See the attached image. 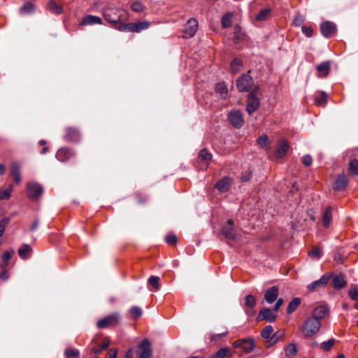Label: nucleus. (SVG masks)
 Masks as SVG:
<instances>
[{
    "label": "nucleus",
    "mask_w": 358,
    "mask_h": 358,
    "mask_svg": "<svg viewBox=\"0 0 358 358\" xmlns=\"http://www.w3.org/2000/svg\"><path fill=\"white\" fill-rule=\"evenodd\" d=\"M125 15L124 10H120L115 8H108L103 10L104 18L109 22L116 24V27L120 26L122 22V17Z\"/></svg>",
    "instance_id": "obj_1"
},
{
    "label": "nucleus",
    "mask_w": 358,
    "mask_h": 358,
    "mask_svg": "<svg viewBox=\"0 0 358 358\" xmlns=\"http://www.w3.org/2000/svg\"><path fill=\"white\" fill-rule=\"evenodd\" d=\"M320 327L321 322L310 317L304 321L301 329L305 337H311L317 333Z\"/></svg>",
    "instance_id": "obj_2"
},
{
    "label": "nucleus",
    "mask_w": 358,
    "mask_h": 358,
    "mask_svg": "<svg viewBox=\"0 0 358 358\" xmlns=\"http://www.w3.org/2000/svg\"><path fill=\"white\" fill-rule=\"evenodd\" d=\"M150 23L148 21H139L134 23L121 24L118 29L122 31L141 32L149 28Z\"/></svg>",
    "instance_id": "obj_3"
},
{
    "label": "nucleus",
    "mask_w": 358,
    "mask_h": 358,
    "mask_svg": "<svg viewBox=\"0 0 358 358\" xmlns=\"http://www.w3.org/2000/svg\"><path fill=\"white\" fill-rule=\"evenodd\" d=\"M233 346L235 348H241L243 352L246 354H248L251 352L255 346V341L253 338H244V339H239L233 343Z\"/></svg>",
    "instance_id": "obj_4"
},
{
    "label": "nucleus",
    "mask_w": 358,
    "mask_h": 358,
    "mask_svg": "<svg viewBox=\"0 0 358 358\" xmlns=\"http://www.w3.org/2000/svg\"><path fill=\"white\" fill-rule=\"evenodd\" d=\"M253 85V79L248 75L245 74L237 79L236 87L239 92H248Z\"/></svg>",
    "instance_id": "obj_5"
},
{
    "label": "nucleus",
    "mask_w": 358,
    "mask_h": 358,
    "mask_svg": "<svg viewBox=\"0 0 358 358\" xmlns=\"http://www.w3.org/2000/svg\"><path fill=\"white\" fill-rule=\"evenodd\" d=\"M331 280V275L329 273H325L322 277L315 281H313L308 285V289L310 292H317L321 289L324 288L329 282Z\"/></svg>",
    "instance_id": "obj_6"
},
{
    "label": "nucleus",
    "mask_w": 358,
    "mask_h": 358,
    "mask_svg": "<svg viewBox=\"0 0 358 358\" xmlns=\"http://www.w3.org/2000/svg\"><path fill=\"white\" fill-rule=\"evenodd\" d=\"M120 315L117 313H113L97 322V327L99 329H104L108 327H113L117 324L120 322Z\"/></svg>",
    "instance_id": "obj_7"
},
{
    "label": "nucleus",
    "mask_w": 358,
    "mask_h": 358,
    "mask_svg": "<svg viewBox=\"0 0 358 358\" xmlns=\"http://www.w3.org/2000/svg\"><path fill=\"white\" fill-rule=\"evenodd\" d=\"M259 106V99L256 96L255 92L253 90L248 94L246 110L249 115H252L258 110Z\"/></svg>",
    "instance_id": "obj_8"
},
{
    "label": "nucleus",
    "mask_w": 358,
    "mask_h": 358,
    "mask_svg": "<svg viewBox=\"0 0 358 358\" xmlns=\"http://www.w3.org/2000/svg\"><path fill=\"white\" fill-rule=\"evenodd\" d=\"M331 275V280L332 281V287L336 290L343 289L347 285V280L345 274L340 273L338 274H334L329 273Z\"/></svg>",
    "instance_id": "obj_9"
},
{
    "label": "nucleus",
    "mask_w": 358,
    "mask_h": 358,
    "mask_svg": "<svg viewBox=\"0 0 358 358\" xmlns=\"http://www.w3.org/2000/svg\"><path fill=\"white\" fill-rule=\"evenodd\" d=\"M198 29V22L195 18H190L185 24L183 29V37L191 38L194 36Z\"/></svg>",
    "instance_id": "obj_10"
},
{
    "label": "nucleus",
    "mask_w": 358,
    "mask_h": 358,
    "mask_svg": "<svg viewBox=\"0 0 358 358\" xmlns=\"http://www.w3.org/2000/svg\"><path fill=\"white\" fill-rule=\"evenodd\" d=\"M140 350L138 357L140 358H150L152 357L151 343L148 339H143L138 345Z\"/></svg>",
    "instance_id": "obj_11"
},
{
    "label": "nucleus",
    "mask_w": 358,
    "mask_h": 358,
    "mask_svg": "<svg viewBox=\"0 0 358 358\" xmlns=\"http://www.w3.org/2000/svg\"><path fill=\"white\" fill-rule=\"evenodd\" d=\"M230 123L236 128H241L244 123L242 113L240 110H232L228 114Z\"/></svg>",
    "instance_id": "obj_12"
},
{
    "label": "nucleus",
    "mask_w": 358,
    "mask_h": 358,
    "mask_svg": "<svg viewBox=\"0 0 358 358\" xmlns=\"http://www.w3.org/2000/svg\"><path fill=\"white\" fill-rule=\"evenodd\" d=\"M329 315V308L327 305H320L315 307L312 311L311 317L318 320L321 322V320L324 319Z\"/></svg>",
    "instance_id": "obj_13"
},
{
    "label": "nucleus",
    "mask_w": 358,
    "mask_h": 358,
    "mask_svg": "<svg viewBox=\"0 0 358 358\" xmlns=\"http://www.w3.org/2000/svg\"><path fill=\"white\" fill-rule=\"evenodd\" d=\"M336 25L330 21H326L320 24V31L323 36L329 38L336 32Z\"/></svg>",
    "instance_id": "obj_14"
},
{
    "label": "nucleus",
    "mask_w": 358,
    "mask_h": 358,
    "mask_svg": "<svg viewBox=\"0 0 358 358\" xmlns=\"http://www.w3.org/2000/svg\"><path fill=\"white\" fill-rule=\"evenodd\" d=\"M27 196L32 200H36L43 193V187L36 183H28Z\"/></svg>",
    "instance_id": "obj_15"
},
{
    "label": "nucleus",
    "mask_w": 358,
    "mask_h": 358,
    "mask_svg": "<svg viewBox=\"0 0 358 358\" xmlns=\"http://www.w3.org/2000/svg\"><path fill=\"white\" fill-rule=\"evenodd\" d=\"M75 156V151L69 148H62L56 153L57 159L62 162H66Z\"/></svg>",
    "instance_id": "obj_16"
},
{
    "label": "nucleus",
    "mask_w": 358,
    "mask_h": 358,
    "mask_svg": "<svg viewBox=\"0 0 358 358\" xmlns=\"http://www.w3.org/2000/svg\"><path fill=\"white\" fill-rule=\"evenodd\" d=\"M221 233L227 239L234 240L236 238V231L234 227V222L232 220H228L227 226L222 227Z\"/></svg>",
    "instance_id": "obj_17"
},
{
    "label": "nucleus",
    "mask_w": 358,
    "mask_h": 358,
    "mask_svg": "<svg viewBox=\"0 0 358 358\" xmlns=\"http://www.w3.org/2000/svg\"><path fill=\"white\" fill-rule=\"evenodd\" d=\"M64 139L68 142L78 143L80 139V134L76 128L67 127L65 129Z\"/></svg>",
    "instance_id": "obj_18"
},
{
    "label": "nucleus",
    "mask_w": 358,
    "mask_h": 358,
    "mask_svg": "<svg viewBox=\"0 0 358 358\" xmlns=\"http://www.w3.org/2000/svg\"><path fill=\"white\" fill-rule=\"evenodd\" d=\"M289 148V142L285 139H280L278 142L277 148L275 152V157L280 159L285 157Z\"/></svg>",
    "instance_id": "obj_19"
},
{
    "label": "nucleus",
    "mask_w": 358,
    "mask_h": 358,
    "mask_svg": "<svg viewBox=\"0 0 358 358\" xmlns=\"http://www.w3.org/2000/svg\"><path fill=\"white\" fill-rule=\"evenodd\" d=\"M212 155L206 149L200 150L198 157V163L200 164L201 169H206L208 168L209 162H210Z\"/></svg>",
    "instance_id": "obj_20"
},
{
    "label": "nucleus",
    "mask_w": 358,
    "mask_h": 358,
    "mask_svg": "<svg viewBox=\"0 0 358 358\" xmlns=\"http://www.w3.org/2000/svg\"><path fill=\"white\" fill-rule=\"evenodd\" d=\"M257 320L273 322L276 320V315L270 308H263L259 311Z\"/></svg>",
    "instance_id": "obj_21"
},
{
    "label": "nucleus",
    "mask_w": 358,
    "mask_h": 358,
    "mask_svg": "<svg viewBox=\"0 0 358 358\" xmlns=\"http://www.w3.org/2000/svg\"><path fill=\"white\" fill-rule=\"evenodd\" d=\"M348 184V177L345 174L339 175L333 185V189L336 191H343L345 189Z\"/></svg>",
    "instance_id": "obj_22"
},
{
    "label": "nucleus",
    "mask_w": 358,
    "mask_h": 358,
    "mask_svg": "<svg viewBox=\"0 0 358 358\" xmlns=\"http://www.w3.org/2000/svg\"><path fill=\"white\" fill-rule=\"evenodd\" d=\"M278 287L277 286H273L268 289L264 294V299L268 303L274 302L278 296Z\"/></svg>",
    "instance_id": "obj_23"
},
{
    "label": "nucleus",
    "mask_w": 358,
    "mask_h": 358,
    "mask_svg": "<svg viewBox=\"0 0 358 358\" xmlns=\"http://www.w3.org/2000/svg\"><path fill=\"white\" fill-rule=\"evenodd\" d=\"M231 185V179L227 176L222 178L215 185V187L222 192L229 190Z\"/></svg>",
    "instance_id": "obj_24"
},
{
    "label": "nucleus",
    "mask_w": 358,
    "mask_h": 358,
    "mask_svg": "<svg viewBox=\"0 0 358 358\" xmlns=\"http://www.w3.org/2000/svg\"><path fill=\"white\" fill-rule=\"evenodd\" d=\"M10 175L16 183L19 184L21 182L20 166L18 163L13 162L10 164Z\"/></svg>",
    "instance_id": "obj_25"
},
{
    "label": "nucleus",
    "mask_w": 358,
    "mask_h": 358,
    "mask_svg": "<svg viewBox=\"0 0 358 358\" xmlns=\"http://www.w3.org/2000/svg\"><path fill=\"white\" fill-rule=\"evenodd\" d=\"M331 62L329 61L323 62L316 66L318 75L320 77H327L329 73Z\"/></svg>",
    "instance_id": "obj_26"
},
{
    "label": "nucleus",
    "mask_w": 358,
    "mask_h": 358,
    "mask_svg": "<svg viewBox=\"0 0 358 358\" xmlns=\"http://www.w3.org/2000/svg\"><path fill=\"white\" fill-rule=\"evenodd\" d=\"M215 91L222 99L228 97V89L224 82H220L215 85Z\"/></svg>",
    "instance_id": "obj_27"
},
{
    "label": "nucleus",
    "mask_w": 358,
    "mask_h": 358,
    "mask_svg": "<svg viewBox=\"0 0 358 358\" xmlns=\"http://www.w3.org/2000/svg\"><path fill=\"white\" fill-rule=\"evenodd\" d=\"M332 219V207L328 206L323 212L322 223L325 228L329 227Z\"/></svg>",
    "instance_id": "obj_28"
},
{
    "label": "nucleus",
    "mask_w": 358,
    "mask_h": 358,
    "mask_svg": "<svg viewBox=\"0 0 358 358\" xmlns=\"http://www.w3.org/2000/svg\"><path fill=\"white\" fill-rule=\"evenodd\" d=\"M271 15V8H265L261 10L259 13L256 15L255 20L259 22H263L268 20Z\"/></svg>",
    "instance_id": "obj_29"
},
{
    "label": "nucleus",
    "mask_w": 358,
    "mask_h": 358,
    "mask_svg": "<svg viewBox=\"0 0 358 358\" xmlns=\"http://www.w3.org/2000/svg\"><path fill=\"white\" fill-rule=\"evenodd\" d=\"M94 24H101V19L99 17L94 15H87L82 20V25H89Z\"/></svg>",
    "instance_id": "obj_30"
},
{
    "label": "nucleus",
    "mask_w": 358,
    "mask_h": 358,
    "mask_svg": "<svg viewBox=\"0 0 358 358\" xmlns=\"http://www.w3.org/2000/svg\"><path fill=\"white\" fill-rule=\"evenodd\" d=\"M231 356L229 348H220L217 352L212 355L209 358H224L226 357H230Z\"/></svg>",
    "instance_id": "obj_31"
},
{
    "label": "nucleus",
    "mask_w": 358,
    "mask_h": 358,
    "mask_svg": "<svg viewBox=\"0 0 358 358\" xmlns=\"http://www.w3.org/2000/svg\"><path fill=\"white\" fill-rule=\"evenodd\" d=\"M301 300L299 297L294 298L288 304L287 308V313L288 314H292L294 312L299 306L301 304Z\"/></svg>",
    "instance_id": "obj_32"
},
{
    "label": "nucleus",
    "mask_w": 358,
    "mask_h": 358,
    "mask_svg": "<svg viewBox=\"0 0 358 358\" xmlns=\"http://www.w3.org/2000/svg\"><path fill=\"white\" fill-rule=\"evenodd\" d=\"M348 171L350 175L355 176L358 175V160L351 159L349 162Z\"/></svg>",
    "instance_id": "obj_33"
},
{
    "label": "nucleus",
    "mask_w": 358,
    "mask_h": 358,
    "mask_svg": "<svg viewBox=\"0 0 358 358\" xmlns=\"http://www.w3.org/2000/svg\"><path fill=\"white\" fill-rule=\"evenodd\" d=\"M285 355L287 357H294L297 354V348L295 344L289 343L285 348Z\"/></svg>",
    "instance_id": "obj_34"
},
{
    "label": "nucleus",
    "mask_w": 358,
    "mask_h": 358,
    "mask_svg": "<svg viewBox=\"0 0 358 358\" xmlns=\"http://www.w3.org/2000/svg\"><path fill=\"white\" fill-rule=\"evenodd\" d=\"M284 334V331H278L272 334L270 340L268 341V346L273 345L275 344L278 341L282 340Z\"/></svg>",
    "instance_id": "obj_35"
},
{
    "label": "nucleus",
    "mask_w": 358,
    "mask_h": 358,
    "mask_svg": "<svg viewBox=\"0 0 358 358\" xmlns=\"http://www.w3.org/2000/svg\"><path fill=\"white\" fill-rule=\"evenodd\" d=\"M48 8L55 14H60L63 11L62 6L58 3V1H49Z\"/></svg>",
    "instance_id": "obj_36"
},
{
    "label": "nucleus",
    "mask_w": 358,
    "mask_h": 358,
    "mask_svg": "<svg viewBox=\"0 0 358 358\" xmlns=\"http://www.w3.org/2000/svg\"><path fill=\"white\" fill-rule=\"evenodd\" d=\"M129 314H130L131 317H132V319H134L135 320L139 319L142 316V314H143V311H142L141 308L136 306H132L129 309Z\"/></svg>",
    "instance_id": "obj_37"
},
{
    "label": "nucleus",
    "mask_w": 358,
    "mask_h": 358,
    "mask_svg": "<svg viewBox=\"0 0 358 358\" xmlns=\"http://www.w3.org/2000/svg\"><path fill=\"white\" fill-rule=\"evenodd\" d=\"M242 66V62L240 59L235 58L232 60L230 66V70L232 73H238Z\"/></svg>",
    "instance_id": "obj_38"
},
{
    "label": "nucleus",
    "mask_w": 358,
    "mask_h": 358,
    "mask_svg": "<svg viewBox=\"0 0 358 358\" xmlns=\"http://www.w3.org/2000/svg\"><path fill=\"white\" fill-rule=\"evenodd\" d=\"M233 15L231 13H226L222 17V26L223 28H227L231 26Z\"/></svg>",
    "instance_id": "obj_39"
},
{
    "label": "nucleus",
    "mask_w": 358,
    "mask_h": 358,
    "mask_svg": "<svg viewBox=\"0 0 358 358\" xmlns=\"http://www.w3.org/2000/svg\"><path fill=\"white\" fill-rule=\"evenodd\" d=\"M315 102L317 106H324L327 103V94L325 92H321L320 96L315 97Z\"/></svg>",
    "instance_id": "obj_40"
},
{
    "label": "nucleus",
    "mask_w": 358,
    "mask_h": 358,
    "mask_svg": "<svg viewBox=\"0 0 358 358\" xmlns=\"http://www.w3.org/2000/svg\"><path fill=\"white\" fill-rule=\"evenodd\" d=\"M32 249L28 244H24L21 248L18 250L19 256L23 259H27V254L31 252Z\"/></svg>",
    "instance_id": "obj_41"
},
{
    "label": "nucleus",
    "mask_w": 358,
    "mask_h": 358,
    "mask_svg": "<svg viewBox=\"0 0 358 358\" xmlns=\"http://www.w3.org/2000/svg\"><path fill=\"white\" fill-rule=\"evenodd\" d=\"M273 332V329L271 326L267 325L266 326L261 332V336L262 338L270 340V338L272 336V334Z\"/></svg>",
    "instance_id": "obj_42"
},
{
    "label": "nucleus",
    "mask_w": 358,
    "mask_h": 358,
    "mask_svg": "<svg viewBox=\"0 0 358 358\" xmlns=\"http://www.w3.org/2000/svg\"><path fill=\"white\" fill-rule=\"evenodd\" d=\"M109 343V341L106 338L100 345L96 348H93L92 352L95 354H100L103 350L108 348Z\"/></svg>",
    "instance_id": "obj_43"
},
{
    "label": "nucleus",
    "mask_w": 358,
    "mask_h": 358,
    "mask_svg": "<svg viewBox=\"0 0 358 358\" xmlns=\"http://www.w3.org/2000/svg\"><path fill=\"white\" fill-rule=\"evenodd\" d=\"M13 189V186L12 185H9L8 187L5 190H0V201L8 199L10 197Z\"/></svg>",
    "instance_id": "obj_44"
},
{
    "label": "nucleus",
    "mask_w": 358,
    "mask_h": 358,
    "mask_svg": "<svg viewBox=\"0 0 358 358\" xmlns=\"http://www.w3.org/2000/svg\"><path fill=\"white\" fill-rule=\"evenodd\" d=\"M348 295L352 300H358V288L357 285H352L350 286L348 290Z\"/></svg>",
    "instance_id": "obj_45"
},
{
    "label": "nucleus",
    "mask_w": 358,
    "mask_h": 358,
    "mask_svg": "<svg viewBox=\"0 0 358 358\" xmlns=\"http://www.w3.org/2000/svg\"><path fill=\"white\" fill-rule=\"evenodd\" d=\"M335 344V340L334 338H331L327 341L322 342L320 344V348L324 351H329Z\"/></svg>",
    "instance_id": "obj_46"
},
{
    "label": "nucleus",
    "mask_w": 358,
    "mask_h": 358,
    "mask_svg": "<svg viewBox=\"0 0 358 358\" xmlns=\"http://www.w3.org/2000/svg\"><path fill=\"white\" fill-rule=\"evenodd\" d=\"M243 33L242 32L241 27L239 25L234 27V41L236 43H238L243 38Z\"/></svg>",
    "instance_id": "obj_47"
},
{
    "label": "nucleus",
    "mask_w": 358,
    "mask_h": 358,
    "mask_svg": "<svg viewBox=\"0 0 358 358\" xmlns=\"http://www.w3.org/2000/svg\"><path fill=\"white\" fill-rule=\"evenodd\" d=\"M159 278L157 276L152 275L148 278V282L150 285H151L155 290H158L159 289Z\"/></svg>",
    "instance_id": "obj_48"
},
{
    "label": "nucleus",
    "mask_w": 358,
    "mask_h": 358,
    "mask_svg": "<svg viewBox=\"0 0 358 358\" xmlns=\"http://www.w3.org/2000/svg\"><path fill=\"white\" fill-rule=\"evenodd\" d=\"M64 355L66 358L78 357L80 355V352L78 350L69 348L65 350Z\"/></svg>",
    "instance_id": "obj_49"
},
{
    "label": "nucleus",
    "mask_w": 358,
    "mask_h": 358,
    "mask_svg": "<svg viewBox=\"0 0 358 358\" xmlns=\"http://www.w3.org/2000/svg\"><path fill=\"white\" fill-rule=\"evenodd\" d=\"M256 304V299L252 294H248L245 297V305L248 308H253Z\"/></svg>",
    "instance_id": "obj_50"
},
{
    "label": "nucleus",
    "mask_w": 358,
    "mask_h": 358,
    "mask_svg": "<svg viewBox=\"0 0 358 358\" xmlns=\"http://www.w3.org/2000/svg\"><path fill=\"white\" fill-rule=\"evenodd\" d=\"M321 254H322L321 248H320L317 246H313L311 250H310L308 252V255L311 257L315 258V259H319L321 257Z\"/></svg>",
    "instance_id": "obj_51"
},
{
    "label": "nucleus",
    "mask_w": 358,
    "mask_h": 358,
    "mask_svg": "<svg viewBox=\"0 0 358 358\" xmlns=\"http://www.w3.org/2000/svg\"><path fill=\"white\" fill-rule=\"evenodd\" d=\"M257 142L258 145L262 148L268 147L269 145L268 138L266 135L260 136L257 138Z\"/></svg>",
    "instance_id": "obj_52"
},
{
    "label": "nucleus",
    "mask_w": 358,
    "mask_h": 358,
    "mask_svg": "<svg viewBox=\"0 0 358 358\" xmlns=\"http://www.w3.org/2000/svg\"><path fill=\"white\" fill-rule=\"evenodd\" d=\"M34 6L31 2H27L23 7L20 8V12L24 14H29L34 11Z\"/></svg>",
    "instance_id": "obj_53"
},
{
    "label": "nucleus",
    "mask_w": 358,
    "mask_h": 358,
    "mask_svg": "<svg viewBox=\"0 0 358 358\" xmlns=\"http://www.w3.org/2000/svg\"><path fill=\"white\" fill-rule=\"evenodd\" d=\"M131 7L132 10L136 13H141L144 10V6H143L141 1H133Z\"/></svg>",
    "instance_id": "obj_54"
},
{
    "label": "nucleus",
    "mask_w": 358,
    "mask_h": 358,
    "mask_svg": "<svg viewBox=\"0 0 358 358\" xmlns=\"http://www.w3.org/2000/svg\"><path fill=\"white\" fill-rule=\"evenodd\" d=\"M13 253V251H5L2 255V260L3 264L2 265L3 267H6L8 265V261L10 258L11 255Z\"/></svg>",
    "instance_id": "obj_55"
},
{
    "label": "nucleus",
    "mask_w": 358,
    "mask_h": 358,
    "mask_svg": "<svg viewBox=\"0 0 358 358\" xmlns=\"http://www.w3.org/2000/svg\"><path fill=\"white\" fill-rule=\"evenodd\" d=\"M134 197L136 200V202L139 204H143L144 203L146 200H147V198L146 196H145L143 194H141V192H136L134 194Z\"/></svg>",
    "instance_id": "obj_56"
},
{
    "label": "nucleus",
    "mask_w": 358,
    "mask_h": 358,
    "mask_svg": "<svg viewBox=\"0 0 358 358\" xmlns=\"http://www.w3.org/2000/svg\"><path fill=\"white\" fill-rule=\"evenodd\" d=\"M8 222H9V219L7 217L3 218L0 221V237L1 236H3L5 229H6V227L7 226Z\"/></svg>",
    "instance_id": "obj_57"
},
{
    "label": "nucleus",
    "mask_w": 358,
    "mask_h": 358,
    "mask_svg": "<svg viewBox=\"0 0 358 358\" xmlns=\"http://www.w3.org/2000/svg\"><path fill=\"white\" fill-rule=\"evenodd\" d=\"M177 237L176 235H173V234H170V235H168L166 237V243H168L169 245H174L176 244L177 243Z\"/></svg>",
    "instance_id": "obj_58"
},
{
    "label": "nucleus",
    "mask_w": 358,
    "mask_h": 358,
    "mask_svg": "<svg viewBox=\"0 0 358 358\" xmlns=\"http://www.w3.org/2000/svg\"><path fill=\"white\" fill-rule=\"evenodd\" d=\"M313 159L310 155H306L302 157V163L303 164L308 167L312 164Z\"/></svg>",
    "instance_id": "obj_59"
},
{
    "label": "nucleus",
    "mask_w": 358,
    "mask_h": 358,
    "mask_svg": "<svg viewBox=\"0 0 358 358\" xmlns=\"http://www.w3.org/2000/svg\"><path fill=\"white\" fill-rule=\"evenodd\" d=\"M252 177V171L250 170L247 171L241 174V180L242 182H248Z\"/></svg>",
    "instance_id": "obj_60"
},
{
    "label": "nucleus",
    "mask_w": 358,
    "mask_h": 358,
    "mask_svg": "<svg viewBox=\"0 0 358 358\" xmlns=\"http://www.w3.org/2000/svg\"><path fill=\"white\" fill-rule=\"evenodd\" d=\"M301 31L307 37H311L313 36V29L310 27L303 26Z\"/></svg>",
    "instance_id": "obj_61"
},
{
    "label": "nucleus",
    "mask_w": 358,
    "mask_h": 358,
    "mask_svg": "<svg viewBox=\"0 0 358 358\" xmlns=\"http://www.w3.org/2000/svg\"><path fill=\"white\" fill-rule=\"evenodd\" d=\"M117 349H110L107 354L106 358H117Z\"/></svg>",
    "instance_id": "obj_62"
},
{
    "label": "nucleus",
    "mask_w": 358,
    "mask_h": 358,
    "mask_svg": "<svg viewBox=\"0 0 358 358\" xmlns=\"http://www.w3.org/2000/svg\"><path fill=\"white\" fill-rule=\"evenodd\" d=\"M303 22V18L301 15H298L294 20V24L296 26H300Z\"/></svg>",
    "instance_id": "obj_63"
},
{
    "label": "nucleus",
    "mask_w": 358,
    "mask_h": 358,
    "mask_svg": "<svg viewBox=\"0 0 358 358\" xmlns=\"http://www.w3.org/2000/svg\"><path fill=\"white\" fill-rule=\"evenodd\" d=\"M283 303L284 300L282 298L278 299L275 304L274 310L278 311L279 308L281 307V306L283 304Z\"/></svg>",
    "instance_id": "obj_64"
}]
</instances>
